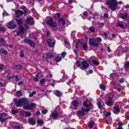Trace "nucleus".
<instances>
[{
	"label": "nucleus",
	"instance_id": "f257e3e1",
	"mask_svg": "<svg viewBox=\"0 0 129 129\" xmlns=\"http://www.w3.org/2000/svg\"><path fill=\"white\" fill-rule=\"evenodd\" d=\"M14 102L17 107L25 106V104H28V103H30V101H29L28 99L26 98H22L18 100L16 98H15Z\"/></svg>",
	"mask_w": 129,
	"mask_h": 129
},
{
	"label": "nucleus",
	"instance_id": "13d9d810",
	"mask_svg": "<svg viewBox=\"0 0 129 129\" xmlns=\"http://www.w3.org/2000/svg\"><path fill=\"white\" fill-rule=\"evenodd\" d=\"M61 55L62 56V57H65L66 56V52H63L61 53Z\"/></svg>",
	"mask_w": 129,
	"mask_h": 129
},
{
	"label": "nucleus",
	"instance_id": "ea45409f",
	"mask_svg": "<svg viewBox=\"0 0 129 129\" xmlns=\"http://www.w3.org/2000/svg\"><path fill=\"white\" fill-rule=\"evenodd\" d=\"M46 56L47 58H49V59H52L53 58V56L51 53H47Z\"/></svg>",
	"mask_w": 129,
	"mask_h": 129
},
{
	"label": "nucleus",
	"instance_id": "774afa93",
	"mask_svg": "<svg viewBox=\"0 0 129 129\" xmlns=\"http://www.w3.org/2000/svg\"><path fill=\"white\" fill-rule=\"evenodd\" d=\"M5 41V39L3 38H0V42L1 43H3Z\"/></svg>",
	"mask_w": 129,
	"mask_h": 129
},
{
	"label": "nucleus",
	"instance_id": "052dcab7",
	"mask_svg": "<svg viewBox=\"0 0 129 129\" xmlns=\"http://www.w3.org/2000/svg\"><path fill=\"white\" fill-rule=\"evenodd\" d=\"M36 115H41V112H40L39 111H37L36 112Z\"/></svg>",
	"mask_w": 129,
	"mask_h": 129
},
{
	"label": "nucleus",
	"instance_id": "7ed1b4c3",
	"mask_svg": "<svg viewBox=\"0 0 129 129\" xmlns=\"http://www.w3.org/2000/svg\"><path fill=\"white\" fill-rule=\"evenodd\" d=\"M106 4L107 6H109L111 11L115 12L117 8V1L116 0H108L106 1Z\"/></svg>",
	"mask_w": 129,
	"mask_h": 129
},
{
	"label": "nucleus",
	"instance_id": "338daca9",
	"mask_svg": "<svg viewBox=\"0 0 129 129\" xmlns=\"http://www.w3.org/2000/svg\"><path fill=\"white\" fill-rule=\"evenodd\" d=\"M50 34H51V33L50 32V31H48L46 34L47 37H48V36H49Z\"/></svg>",
	"mask_w": 129,
	"mask_h": 129
},
{
	"label": "nucleus",
	"instance_id": "f704fd0d",
	"mask_svg": "<svg viewBox=\"0 0 129 129\" xmlns=\"http://www.w3.org/2000/svg\"><path fill=\"white\" fill-rule=\"evenodd\" d=\"M97 106L99 109H101V108H102V105H101V102L98 101L97 102Z\"/></svg>",
	"mask_w": 129,
	"mask_h": 129
},
{
	"label": "nucleus",
	"instance_id": "5fc2aeb1",
	"mask_svg": "<svg viewBox=\"0 0 129 129\" xmlns=\"http://www.w3.org/2000/svg\"><path fill=\"white\" fill-rule=\"evenodd\" d=\"M13 129H21V127L20 126L16 125L13 127Z\"/></svg>",
	"mask_w": 129,
	"mask_h": 129
},
{
	"label": "nucleus",
	"instance_id": "473e14b6",
	"mask_svg": "<svg viewBox=\"0 0 129 129\" xmlns=\"http://www.w3.org/2000/svg\"><path fill=\"white\" fill-rule=\"evenodd\" d=\"M62 60V57L61 56H56L55 58V62H58Z\"/></svg>",
	"mask_w": 129,
	"mask_h": 129
},
{
	"label": "nucleus",
	"instance_id": "a878e982",
	"mask_svg": "<svg viewBox=\"0 0 129 129\" xmlns=\"http://www.w3.org/2000/svg\"><path fill=\"white\" fill-rule=\"evenodd\" d=\"M16 94L18 97H21V96H23V93L21 91H17L16 93Z\"/></svg>",
	"mask_w": 129,
	"mask_h": 129
},
{
	"label": "nucleus",
	"instance_id": "cd10ccee",
	"mask_svg": "<svg viewBox=\"0 0 129 129\" xmlns=\"http://www.w3.org/2000/svg\"><path fill=\"white\" fill-rule=\"evenodd\" d=\"M94 58H95V57L91 56L89 58L87 59V61L89 64H91V62L92 63V60H94Z\"/></svg>",
	"mask_w": 129,
	"mask_h": 129
},
{
	"label": "nucleus",
	"instance_id": "f8f14e48",
	"mask_svg": "<svg viewBox=\"0 0 129 129\" xmlns=\"http://www.w3.org/2000/svg\"><path fill=\"white\" fill-rule=\"evenodd\" d=\"M46 43L50 48H53L55 46V42H52V39L51 38H48Z\"/></svg>",
	"mask_w": 129,
	"mask_h": 129
},
{
	"label": "nucleus",
	"instance_id": "aec40b11",
	"mask_svg": "<svg viewBox=\"0 0 129 129\" xmlns=\"http://www.w3.org/2000/svg\"><path fill=\"white\" fill-rule=\"evenodd\" d=\"M116 27L117 28H121V29H124V26H123V24L121 23V22H118L116 25Z\"/></svg>",
	"mask_w": 129,
	"mask_h": 129
},
{
	"label": "nucleus",
	"instance_id": "603ef678",
	"mask_svg": "<svg viewBox=\"0 0 129 129\" xmlns=\"http://www.w3.org/2000/svg\"><path fill=\"white\" fill-rule=\"evenodd\" d=\"M96 40H97L98 42H99V43H100V42L102 41V40L101 39V38L100 37H97Z\"/></svg>",
	"mask_w": 129,
	"mask_h": 129
},
{
	"label": "nucleus",
	"instance_id": "4468645a",
	"mask_svg": "<svg viewBox=\"0 0 129 129\" xmlns=\"http://www.w3.org/2000/svg\"><path fill=\"white\" fill-rule=\"evenodd\" d=\"M28 122L31 125H35L36 124V120L33 117L28 118Z\"/></svg>",
	"mask_w": 129,
	"mask_h": 129
},
{
	"label": "nucleus",
	"instance_id": "864d4df0",
	"mask_svg": "<svg viewBox=\"0 0 129 129\" xmlns=\"http://www.w3.org/2000/svg\"><path fill=\"white\" fill-rule=\"evenodd\" d=\"M111 113H110V112H107L105 115V116H109L110 115H111Z\"/></svg>",
	"mask_w": 129,
	"mask_h": 129
},
{
	"label": "nucleus",
	"instance_id": "79ce46f5",
	"mask_svg": "<svg viewBox=\"0 0 129 129\" xmlns=\"http://www.w3.org/2000/svg\"><path fill=\"white\" fill-rule=\"evenodd\" d=\"M87 102H88V100H86L85 101H84L83 103V106L86 107L87 106Z\"/></svg>",
	"mask_w": 129,
	"mask_h": 129
},
{
	"label": "nucleus",
	"instance_id": "c85d7f7f",
	"mask_svg": "<svg viewBox=\"0 0 129 129\" xmlns=\"http://www.w3.org/2000/svg\"><path fill=\"white\" fill-rule=\"evenodd\" d=\"M125 71H127V69H129V61H126L124 64Z\"/></svg>",
	"mask_w": 129,
	"mask_h": 129
},
{
	"label": "nucleus",
	"instance_id": "680f3d73",
	"mask_svg": "<svg viewBox=\"0 0 129 129\" xmlns=\"http://www.w3.org/2000/svg\"><path fill=\"white\" fill-rule=\"evenodd\" d=\"M119 82L120 83H123V79L122 78H121L119 80Z\"/></svg>",
	"mask_w": 129,
	"mask_h": 129
},
{
	"label": "nucleus",
	"instance_id": "423d86ee",
	"mask_svg": "<svg viewBox=\"0 0 129 129\" xmlns=\"http://www.w3.org/2000/svg\"><path fill=\"white\" fill-rule=\"evenodd\" d=\"M36 106V103H30V104H27L24 105L23 106V109L25 110H33L34 107Z\"/></svg>",
	"mask_w": 129,
	"mask_h": 129
},
{
	"label": "nucleus",
	"instance_id": "6ab92c4d",
	"mask_svg": "<svg viewBox=\"0 0 129 129\" xmlns=\"http://www.w3.org/2000/svg\"><path fill=\"white\" fill-rule=\"evenodd\" d=\"M71 104H72L74 107H77V106H78V104H79V102H78L76 100H74L71 102Z\"/></svg>",
	"mask_w": 129,
	"mask_h": 129
},
{
	"label": "nucleus",
	"instance_id": "a211bd4d",
	"mask_svg": "<svg viewBox=\"0 0 129 129\" xmlns=\"http://www.w3.org/2000/svg\"><path fill=\"white\" fill-rule=\"evenodd\" d=\"M3 117H4V114H0V121L2 123H3V122H5L6 120H8V119H9V118L4 119Z\"/></svg>",
	"mask_w": 129,
	"mask_h": 129
},
{
	"label": "nucleus",
	"instance_id": "dca6fc26",
	"mask_svg": "<svg viewBox=\"0 0 129 129\" xmlns=\"http://www.w3.org/2000/svg\"><path fill=\"white\" fill-rule=\"evenodd\" d=\"M57 22L58 23H61L62 26H65L66 24V21H65V19L63 18H60L57 19Z\"/></svg>",
	"mask_w": 129,
	"mask_h": 129
},
{
	"label": "nucleus",
	"instance_id": "7c9ffc66",
	"mask_svg": "<svg viewBox=\"0 0 129 129\" xmlns=\"http://www.w3.org/2000/svg\"><path fill=\"white\" fill-rule=\"evenodd\" d=\"M0 52L2 54H4V55H8V51L7 50H5L3 48H1L0 49Z\"/></svg>",
	"mask_w": 129,
	"mask_h": 129
},
{
	"label": "nucleus",
	"instance_id": "f03ea898",
	"mask_svg": "<svg viewBox=\"0 0 129 129\" xmlns=\"http://www.w3.org/2000/svg\"><path fill=\"white\" fill-rule=\"evenodd\" d=\"M76 64L81 70H87L89 68V64L86 60H83L81 63H80V60H77Z\"/></svg>",
	"mask_w": 129,
	"mask_h": 129
},
{
	"label": "nucleus",
	"instance_id": "3c124183",
	"mask_svg": "<svg viewBox=\"0 0 129 129\" xmlns=\"http://www.w3.org/2000/svg\"><path fill=\"white\" fill-rule=\"evenodd\" d=\"M119 127H122V123L121 122H118Z\"/></svg>",
	"mask_w": 129,
	"mask_h": 129
},
{
	"label": "nucleus",
	"instance_id": "bb28decb",
	"mask_svg": "<svg viewBox=\"0 0 129 129\" xmlns=\"http://www.w3.org/2000/svg\"><path fill=\"white\" fill-rule=\"evenodd\" d=\"M60 17H61V14L55 13L53 16V19H60Z\"/></svg>",
	"mask_w": 129,
	"mask_h": 129
},
{
	"label": "nucleus",
	"instance_id": "f3484780",
	"mask_svg": "<svg viewBox=\"0 0 129 129\" xmlns=\"http://www.w3.org/2000/svg\"><path fill=\"white\" fill-rule=\"evenodd\" d=\"M114 109H115V111H113V113L115 114H117V113H119L120 112V109H119V107H117L116 106H115L113 107Z\"/></svg>",
	"mask_w": 129,
	"mask_h": 129
},
{
	"label": "nucleus",
	"instance_id": "8fccbe9b",
	"mask_svg": "<svg viewBox=\"0 0 129 129\" xmlns=\"http://www.w3.org/2000/svg\"><path fill=\"white\" fill-rule=\"evenodd\" d=\"M48 112V110L46 109H44L42 111V113L43 114H46V113H47Z\"/></svg>",
	"mask_w": 129,
	"mask_h": 129
},
{
	"label": "nucleus",
	"instance_id": "9d476101",
	"mask_svg": "<svg viewBox=\"0 0 129 129\" xmlns=\"http://www.w3.org/2000/svg\"><path fill=\"white\" fill-rule=\"evenodd\" d=\"M25 22L26 24H27L28 25H30V26H33L35 25V21H34V19L30 17L27 18L25 20Z\"/></svg>",
	"mask_w": 129,
	"mask_h": 129
},
{
	"label": "nucleus",
	"instance_id": "0e129e2a",
	"mask_svg": "<svg viewBox=\"0 0 129 129\" xmlns=\"http://www.w3.org/2000/svg\"><path fill=\"white\" fill-rule=\"evenodd\" d=\"M88 72H89V74H92V73H93V71L92 70H89L88 71Z\"/></svg>",
	"mask_w": 129,
	"mask_h": 129
},
{
	"label": "nucleus",
	"instance_id": "09e8293b",
	"mask_svg": "<svg viewBox=\"0 0 129 129\" xmlns=\"http://www.w3.org/2000/svg\"><path fill=\"white\" fill-rule=\"evenodd\" d=\"M0 31L1 32H5V31H6V28L0 27Z\"/></svg>",
	"mask_w": 129,
	"mask_h": 129
},
{
	"label": "nucleus",
	"instance_id": "ddd939ff",
	"mask_svg": "<svg viewBox=\"0 0 129 129\" xmlns=\"http://www.w3.org/2000/svg\"><path fill=\"white\" fill-rule=\"evenodd\" d=\"M107 106H112L113 105V101H112V98L110 97H108V101L106 103Z\"/></svg>",
	"mask_w": 129,
	"mask_h": 129
},
{
	"label": "nucleus",
	"instance_id": "20e7f679",
	"mask_svg": "<svg viewBox=\"0 0 129 129\" xmlns=\"http://www.w3.org/2000/svg\"><path fill=\"white\" fill-rule=\"evenodd\" d=\"M49 19L46 21V24L49 26V27H51L54 31V29L57 28V22L54 21L53 18L51 17V16H49Z\"/></svg>",
	"mask_w": 129,
	"mask_h": 129
},
{
	"label": "nucleus",
	"instance_id": "e2e57ef3",
	"mask_svg": "<svg viewBox=\"0 0 129 129\" xmlns=\"http://www.w3.org/2000/svg\"><path fill=\"white\" fill-rule=\"evenodd\" d=\"M100 28H103V26H104V23H100Z\"/></svg>",
	"mask_w": 129,
	"mask_h": 129
},
{
	"label": "nucleus",
	"instance_id": "2eb2a0df",
	"mask_svg": "<svg viewBox=\"0 0 129 129\" xmlns=\"http://www.w3.org/2000/svg\"><path fill=\"white\" fill-rule=\"evenodd\" d=\"M16 18H20L21 16L24 15V11L22 10H18L15 12Z\"/></svg>",
	"mask_w": 129,
	"mask_h": 129
},
{
	"label": "nucleus",
	"instance_id": "5701e85b",
	"mask_svg": "<svg viewBox=\"0 0 129 129\" xmlns=\"http://www.w3.org/2000/svg\"><path fill=\"white\" fill-rule=\"evenodd\" d=\"M14 68L17 70H21L22 67L21 64H16L14 66Z\"/></svg>",
	"mask_w": 129,
	"mask_h": 129
},
{
	"label": "nucleus",
	"instance_id": "1a4fd4ad",
	"mask_svg": "<svg viewBox=\"0 0 129 129\" xmlns=\"http://www.w3.org/2000/svg\"><path fill=\"white\" fill-rule=\"evenodd\" d=\"M24 42L26 43V44H29L30 47H35L36 46V43L29 38H25L24 39Z\"/></svg>",
	"mask_w": 129,
	"mask_h": 129
},
{
	"label": "nucleus",
	"instance_id": "4d7b16f0",
	"mask_svg": "<svg viewBox=\"0 0 129 129\" xmlns=\"http://www.w3.org/2000/svg\"><path fill=\"white\" fill-rule=\"evenodd\" d=\"M107 50L108 51V52H109V53H110V52H111V49H110V47H107Z\"/></svg>",
	"mask_w": 129,
	"mask_h": 129
},
{
	"label": "nucleus",
	"instance_id": "37998d69",
	"mask_svg": "<svg viewBox=\"0 0 129 129\" xmlns=\"http://www.w3.org/2000/svg\"><path fill=\"white\" fill-rule=\"evenodd\" d=\"M37 123H38V124H43V123H44V122H43V121H42L41 120H37Z\"/></svg>",
	"mask_w": 129,
	"mask_h": 129
},
{
	"label": "nucleus",
	"instance_id": "49530a36",
	"mask_svg": "<svg viewBox=\"0 0 129 129\" xmlns=\"http://www.w3.org/2000/svg\"><path fill=\"white\" fill-rule=\"evenodd\" d=\"M12 114H17L18 113V111L17 110H12Z\"/></svg>",
	"mask_w": 129,
	"mask_h": 129
},
{
	"label": "nucleus",
	"instance_id": "6e6d98bb",
	"mask_svg": "<svg viewBox=\"0 0 129 129\" xmlns=\"http://www.w3.org/2000/svg\"><path fill=\"white\" fill-rule=\"evenodd\" d=\"M104 18L105 19H107V18H108V14H106V13H104Z\"/></svg>",
	"mask_w": 129,
	"mask_h": 129
},
{
	"label": "nucleus",
	"instance_id": "bf43d9fd",
	"mask_svg": "<svg viewBox=\"0 0 129 129\" xmlns=\"http://www.w3.org/2000/svg\"><path fill=\"white\" fill-rule=\"evenodd\" d=\"M89 111H90V108H86L85 112H89Z\"/></svg>",
	"mask_w": 129,
	"mask_h": 129
},
{
	"label": "nucleus",
	"instance_id": "2f4dec72",
	"mask_svg": "<svg viewBox=\"0 0 129 129\" xmlns=\"http://www.w3.org/2000/svg\"><path fill=\"white\" fill-rule=\"evenodd\" d=\"M26 111H25V110H23L20 111V115H21V116H26Z\"/></svg>",
	"mask_w": 129,
	"mask_h": 129
},
{
	"label": "nucleus",
	"instance_id": "4be33fe9",
	"mask_svg": "<svg viewBox=\"0 0 129 129\" xmlns=\"http://www.w3.org/2000/svg\"><path fill=\"white\" fill-rule=\"evenodd\" d=\"M55 95H56V96H57V97H61L62 96V93L59 90H56Z\"/></svg>",
	"mask_w": 129,
	"mask_h": 129
},
{
	"label": "nucleus",
	"instance_id": "b1692460",
	"mask_svg": "<svg viewBox=\"0 0 129 129\" xmlns=\"http://www.w3.org/2000/svg\"><path fill=\"white\" fill-rule=\"evenodd\" d=\"M94 125V122H93V121H91L88 122V126L90 129L93 128Z\"/></svg>",
	"mask_w": 129,
	"mask_h": 129
},
{
	"label": "nucleus",
	"instance_id": "39448f33",
	"mask_svg": "<svg viewBox=\"0 0 129 129\" xmlns=\"http://www.w3.org/2000/svg\"><path fill=\"white\" fill-rule=\"evenodd\" d=\"M6 27L10 30H15L17 29V23L12 20L6 24Z\"/></svg>",
	"mask_w": 129,
	"mask_h": 129
},
{
	"label": "nucleus",
	"instance_id": "c03bdc74",
	"mask_svg": "<svg viewBox=\"0 0 129 129\" xmlns=\"http://www.w3.org/2000/svg\"><path fill=\"white\" fill-rule=\"evenodd\" d=\"M16 21L18 25H21V23H22V19H16Z\"/></svg>",
	"mask_w": 129,
	"mask_h": 129
},
{
	"label": "nucleus",
	"instance_id": "4c0bfd02",
	"mask_svg": "<svg viewBox=\"0 0 129 129\" xmlns=\"http://www.w3.org/2000/svg\"><path fill=\"white\" fill-rule=\"evenodd\" d=\"M125 49H126L122 51V53L123 54H125L126 53H127V52H129V47H125Z\"/></svg>",
	"mask_w": 129,
	"mask_h": 129
},
{
	"label": "nucleus",
	"instance_id": "a19ab883",
	"mask_svg": "<svg viewBox=\"0 0 129 129\" xmlns=\"http://www.w3.org/2000/svg\"><path fill=\"white\" fill-rule=\"evenodd\" d=\"M45 82H46V79H41L40 80V84H44V83H45Z\"/></svg>",
	"mask_w": 129,
	"mask_h": 129
},
{
	"label": "nucleus",
	"instance_id": "58836bf2",
	"mask_svg": "<svg viewBox=\"0 0 129 129\" xmlns=\"http://www.w3.org/2000/svg\"><path fill=\"white\" fill-rule=\"evenodd\" d=\"M89 29L91 33H95V29L93 26H91Z\"/></svg>",
	"mask_w": 129,
	"mask_h": 129
},
{
	"label": "nucleus",
	"instance_id": "412c9836",
	"mask_svg": "<svg viewBox=\"0 0 129 129\" xmlns=\"http://www.w3.org/2000/svg\"><path fill=\"white\" fill-rule=\"evenodd\" d=\"M77 113H78V117L83 116V115H85V112L82 110H78Z\"/></svg>",
	"mask_w": 129,
	"mask_h": 129
},
{
	"label": "nucleus",
	"instance_id": "de8ad7c7",
	"mask_svg": "<svg viewBox=\"0 0 129 129\" xmlns=\"http://www.w3.org/2000/svg\"><path fill=\"white\" fill-rule=\"evenodd\" d=\"M83 15L84 17H87V16H88V13L87 11H84L83 13Z\"/></svg>",
	"mask_w": 129,
	"mask_h": 129
},
{
	"label": "nucleus",
	"instance_id": "393cba45",
	"mask_svg": "<svg viewBox=\"0 0 129 129\" xmlns=\"http://www.w3.org/2000/svg\"><path fill=\"white\" fill-rule=\"evenodd\" d=\"M128 17V14L127 13H125L121 15L120 16V19H122V20H124V19H126Z\"/></svg>",
	"mask_w": 129,
	"mask_h": 129
},
{
	"label": "nucleus",
	"instance_id": "e433bc0d",
	"mask_svg": "<svg viewBox=\"0 0 129 129\" xmlns=\"http://www.w3.org/2000/svg\"><path fill=\"white\" fill-rule=\"evenodd\" d=\"M93 64L96 65V66H98L99 65V62L97 61L96 60H92Z\"/></svg>",
	"mask_w": 129,
	"mask_h": 129
},
{
	"label": "nucleus",
	"instance_id": "c756f323",
	"mask_svg": "<svg viewBox=\"0 0 129 129\" xmlns=\"http://www.w3.org/2000/svg\"><path fill=\"white\" fill-rule=\"evenodd\" d=\"M100 89H102V90H103V91H104L105 90V89H106V87L105 86V85L101 84L100 85Z\"/></svg>",
	"mask_w": 129,
	"mask_h": 129
},
{
	"label": "nucleus",
	"instance_id": "9b49d317",
	"mask_svg": "<svg viewBox=\"0 0 129 129\" xmlns=\"http://www.w3.org/2000/svg\"><path fill=\"white\" fill-rule=\"evenodd\" d=\"M49 117L52 119H58L59 118V114L58 113V112L55 111V112H52L50 114Z\"/></svg>",
	"mask_w": 129,
	"mask_h": 129
},
{
	"label": "nucleus",
	"instance_id": "0eeeda50",
	"mask_svg": "<svg viewBox=\"0 0 129 129\" xmlns=\"http://www.w3.org/2000/svg\"><path fill=\"white\" fill-rule=\"evenodd\" d=\"M28 29H29L28 26H26V28H24L23 26L20 25L19 27V32H18L17 33V36H20L21 34H22V35H24V33H25Z\"/></svg>",
	"mask_w": 129,
	"mask_h": 129
},
{
	"label": "nucleus",
	"instance_id": "a18cd8bd",
	"mask_svg": "<svg viewBox=\"0 0 129 129\" xmlns=\"http://www.w3.org/2000/svg\"><path fill=\"white\" fill-rule=\"evenodd\" d=\"M24 56H25V54H24V50H21L20 51V57H21V58H23V57H24Z\"/></svg>",
	"mask_w": 129,
	"mask_h": 129
},
{
	"label": "nucleus",
	"instance_id": "c9c22d12",
	"mask_svg": "<svg viewBox=\"0 0 129 129\" xmlns=\"http://www.w3.org/2000/svg\"><path fill=\"white\" fill-rule=\"evenodd\" d=\"M25 116L26 117H30V116H32V113L30 111H27L25 114Z\"/></svg>",
	"mask_w": 129,
	"mask_h": 129
},
{
	"label": "nucleus",
	"instance_id": "69168bd1",
	"mask_svg": "<svg viewBox=\"0 0 129 129\" xmlns=\"http://www.w3.org/2000/svg\"><path fill=\"white\" fill-rule=\"evenodd\" d=\"M24 83L23 82V81H20V82H18V85H23V84Z\"/></svg>",
	"mask_w": 129,
	"mask_h": 129
},
{
	"label": "nucleus",
	"instance_id": "72a5a7b5",
	"mask_svg": "<svg viewBox=\"0 0 129 129\" xmlns=\"http://www.w3.org/2000/svg\"><path fill=\"white\" fill-rule=\"evenodd\" d=\"M82 48L83 49H84L85 51H87V43H84L82 46Z\"/></svg>",
	"mask_w": 129,
	"mask_h": 129
},
{
	"label": "nucleus",
	"instance_id": "6e6552de",
	"mask_svg": "<svg viewBox=\"0 0 129 129\" xmlns=\"http://www.w3.org/2000/svg\"><path fill=\"white\" fill-rule=\"evenodd\" d=\"M89 43L90 45H91V46H93L94 47H98V46H99L98 42L96 41L95 39H94V38L89 39Z\"/></svg>",
	"mask_w": 129,
	"mask_h": 129
}]
</instances>
